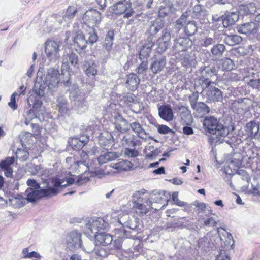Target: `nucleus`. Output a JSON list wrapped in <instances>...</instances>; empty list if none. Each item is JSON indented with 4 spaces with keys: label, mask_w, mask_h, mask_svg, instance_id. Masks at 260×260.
Listing matches in <instances>:
<instances>
[{
    "label": "nucleus",
    "mask_w": 260,
    "mask_h": 260,
    "mask_svg": "<svg viewBox=\"0 0 260 260\" xmlns=\"http://www.w3.org/2000/svg\"><path fill=\"white\" fill-rule=\"evenodd\" d=\"M179 55L180 59L182 64L185 67L191 66L194 64V56L189 54L185 51L184 53L181 52Z\"/></svg>",
    "instance_id": "nucleus-28"
},
{
    "label": "nucleus",
    "mask_w": 260,
    "mask_h": 260,
    "mask_svg": "<svg viewBox=\"0 0 260 260\" xmlns=\"http://www.w3.org/2000/svg\"><path fill=\"white\" fill-rule=\"evenodd\" d=\"M78 56L77 55L72 52H69L67 54H64L63 55L62 58V68H66L67 69L69 67V63H70L72 66H75L78 63ZM62 72L63 71V70L61 69Z\"/></svg>",
    "instance_id": "nucleus-22"
},
{
    "label": "nucleus",
    "mask_w": 260,
    "mask_h": 260,
    "mask_svg": "<svg viewBox=\"0 0 260 260\" xmlns=\"http://www.w3.org/2000/svg\"><path fill=\"white\" fill-rule=\"evenodd\" d=\"M170 44L164 41H160V39H158L157 41V52L159 53H162L165 52L168 48Z\"/></svg>",
    "instance_id": "nucleus-50"
},
{
    "label": "nucleus",
    "mask_w": 260,
    "mask_h": 260,
    "mask_svg": "<svg viewBox=\"0 0 260 260\" xmlns=\"http://www.w3.org/2000/svg\"><path fill=\"white\" fill-rule=\"evenodd\" d=\"M81 160L79 162H81L85 166H86L89 169L91 168L93 169L94 168H96V167H94L92 166V163L91 162L89 163L88 161V155L87 153L84 151H82L80 153Z\"/></svg>",
    "instance_id": "nucleus-48"
},
{
    "label": "nucleus",
    "mask_w": 260,
    "mask_h": 260,
    "mask_svg": "<svg viewBox=\"0 0 260 260\" xmlns=\"http://www.w3.org/2000/svg\"><path fill=\"white\" fill-rule=\"evenodd\" d=\"M14 162V157H8L0 162V168L3 170L10 168Z\"/></svg>",
    "instance_id": "nucleus-49"
},
{
    "label": "nucleus",
    "mask_w": 260,
    "mask_h": 260,
    "mask_svg": "<svg viewBox=\"0 0 260 260\" xmlns=\"http://www.w3.org/2000/svg\"><path fill=\"white\" fill-rule=\"evenodd\" d=\"M109 224L102 218H96L90 220L86 224V227L91 233L95 235L100 232L101 230H106L108 228Z\"/></svg>",
    "instance_id": "nucleus-6"
},
{
    "label": "nucleus",
    "mask_w": 260,
    "mask_h": 260,
    "mask_svg": "<svg viewBox=\"0 0 260 260\" xmlns=\"http://www.w3.org/2000/svg\"><path fill=\"white\" fill-rule=\"evenodd\" d=\"M59 44L53 40H48L45 43V52L50 62H56L60 57Z\"/></svg>",
    "instance_id": "nucleus-4"
},
{
    "label": "nucleus",
    "mask_w": 260,
    "mask_h": 260,
    "mask_svg": "<svg viewBox=\"0 0 260 260\" xmlns=\"http://www.w3.org/2000/svg\"><path fill=\"white\" fill-rule=\"evenodd\" d=\"M158 132L160 134H174L175 132L166 125H158L157 127Z\"/></svg>",
    "instance_id": "nucleus-53"
},
{
    "label": "nucleus",
    "mask_w": 260,
    "mask_h": 260,
    "mask_svg": "<svg viewBox=\"0 0 260 260\" xmlns=\"http://www.w3.org/2000/svg\"><path fill=\"white\" fill-rule=\"evenodd\" d=\"M18 95V92H14L11 96L10 102L8 103L9 107L13 110H15L17 108V105L16 104L15 98Z\"/></svg>",
    "instance_id": "nucleus-63"
},
{
    "label": "nucleus",
    "mask_w": 260,
    "mask_h": 260,
    "mask_svg": "<svg viewBox=\"0 0 260 260\" xmlns=\"http://www.w3.org/2000/svg\"><path fill=\"white\" fill-rule=\"evenodd\" d=\"M112 138L113 136L110 133L104 131L99 136V143L103 145L106 146Z\"/></svg>",
    "instance_id": "nucleus-36"
},
{
    "label": "nucleus",
    "mask_w": 260,
    "mask_h": 260,
    "mask_svg": "<svg viewBox=\"0 0 260 260\" xmlns=\"http://www.w3.org/2000/svg\"><path fill=\"white\" fill-rule=\"evenodd\" d=\"M164 26V21L160 18L156 19L154 21H151L149 27L147 30L148 36L151 39L152 37L156 34Z\"/></svg>",
    "instance_id": "nucleus-17"
},
{
    "label": "nucleus",
    "mask_w": 260,
    "mask_h": 260,
    "mask_svg": "<svg viewBox=\"0 0 260 260\" xmlns=\"http://www.w3.org/2000/svg\"><path fill=\"white\" fill-rule=\"evenodd\" d=\"M117 157L118 155L116 153L113 152H107L101 154L98 157V160L99 164L102 165L106 163L108 161L113 160Z\"/></svg>",
    "instance_id": "nucleus-30"
},
{
    "label": "nucleus",
    "mask_w": 260,
    "mask_h": 260,
    "mask_svg": "<svg viewBox=\"0 0 260 260\" xmlns=\"http://www.w3.org/2000/svg\"><path fill=\"white\" fill-rule=\"evenodd\" d=\"M177 111L185 123L189 125L192 123V118L188 107L178 104L177 106Z\"/></svg>",
    "instance_id": "nucleus-12"
},
{
    "label": "nucleus",
    "mask_w": 260,
    "mask_h": 260,
    "mask_svg": "<svg viewBox=\"0 0 260 260\" xmlns=\"http://www.w3.org/2000/svg\"><path fill=\"white\" fill-rule=\"evenodd\" d=\"M214 82L209 80V78L205 77H200L195 81L194 87L197 91H206L210 88L212 84H214Z\"/></svg>",
    "instance_id": "nucleus-13"
},
{
    "label": "nucleus",
    "mask_w": 260,
    "mask_h": 260,
    "mask_svg": "<svg viewBox=\"0 0 260 260\" xmlns=\"http://www.w3.org/2000/svg\"><path fill=\"white\" fill-rule=\"evenodd\" d=\"M246 128L248 136L253 138L258 133L259 125L256 122L251 121L247 123Z\"/></svg>",
    "instance_id": "nucleus-32"
},
{
    "label": "nucleus",
    "mask_w": 260,
    "mask_h": 260,
    "mask_svg": "<svg viewBox=\"0 0 260 260\" xmlns=\"http://www.w3.org/2000/svg\"><path fill=\"white\" fill-rule=\"evenodd\" d=\"M66 101L62 98L58 99L57 106L59 111L62 114H66L67 111Z\"/></svg>",
    "instance_id": "nucleus-51"
},
{
    "label": "nucleus",
    "mask_w": 260,
    "mask_h": 260,
    "mask_svg": "<svg viewBox=\"0 0 260 260\" xmlns=\"http://www.w3.org/2000/svg\"><path fill=\"white\" fill-rule=\"evenodd\" d=\"M122 142V145H127L134 148L141 144L140 141L135 136H128V137L124 136Z\"/></svg>",
    "instance_id": "nucleus-33"
},
{
    "label": "nucleus",
    "mask_w": 260,
    "mask_h": 260,
    "mask_svg": "<svg viewBox=\"0 0 260 260\" xmlns=\"http://www.w3.org/2000/svg\"><path fill=\"white\" fill-rule=\"evenodd\" d=\"M244 156H246V154L245 155L243 154L242 158H241L240 155H238V156H236V157L232 159L229 162V167L233 170H236L237 168H239L242 164H243V165H246V162L244 163L243 161V158Z\"/></svg>",
    "instance_id": "nucleus-34"
},
{
    "label": "nucleus",
    "mask_w": 260,
    "mask_h": 260,
    "mask_svg": "<svg viewBox=\"0 0 260 260\" xmlns=\"http://www.w3.org/2000/svg\"><path fill=\"white\" fill-rule=\"evenodd\" d=\"M29 156V153L20 148L17 149L16 152V157L21 161H24L27 160Z\"/></svg>",
    "instance_id": "nucleus-46"
},
{
    "label": "nucleus",
    "mask_w": 260,
    "mask_h": 260,
    "mask_svg": "<svg viewBox=\"0 0 260 260\" xmlns=\"http://www.w3.org/2000/svg\"><path fill=\"white\" fill-rule=\"evenodd\" d=\"M126 78V86L131 90H135L140 83V79L138 76L134 73H131L127 75Z\"/></svg>",
    "instance_id": "nucleus-25"
},
{
    "label": "nucleus",
    "mask_w": 260,
    "mask_h": 260,
    "mask_svg": "<svg viewBox=\"0 0 260 260\" xmlns=\"http://www.w3.org/2000/svg\"><path fill=\"white\" fill-rule=\"evenodd\" d=\"M47 87L45 81L43 83L38 82L35 83L34 89L38 95L43 96L45 94V91Z\"/></svg>",
    "instance_id": "nucleus-45"
},
{
    "label": "nucleus",
    "mask_w": 260,
    "mask_h": 260,
    "mask_svg": "<svg viewBox=\"0 0 260 260\" xmlns=\"http://www.w3.org/2000/svg\"><path fill=\"white\" fill-rule=\"evenodd\" d=\"M131 4L126 0H121L111 6L110 11L116 15H120L124 13L129 8Z\"/></svg>",
    "instance_id": "nucleus-14"
},
{
    "label": "nucleus",
    "mask_w": 260,
    "mask_h": 260,
    "mask_svg": "<svg viewBox=\"0 0 260 260\" xmlns=\"http://www.w3.org/2000/svg\"><path fill=\"white\" fill-rule=\"evenodd\" d=\"M89 179L82 178L79 176H73L72 177H66L62 179H56L53 182V186L47 184V188L42 189H34L28 188L26 190L27 199L29 202H34L44 197H52L56 195L59 189L66 187L69 185L75 184L80 186L86 183Z\"/></svg>",
    "instance_id": "nucleus-1"
},
{
    "label": "nucleus",
    "mask_w": 260,
    "mask_h": 260,
    "mask_svg": "<svg viewBox=\"0 0 260 260\" xmlns=\"http://www.w3.org/2000/svg\"><path fill=\"white\" fill-rule=\"evenodd\" d=\"M74 46L77 51L79 53L83 51L86 47L87 41L83 34H78L74 38Z\"/></svg>",
    "instance_id": "nucleus-19"
},
{
    "label": "nucleus",
    "mask_w": 260,
    "mask_h": 260,
    "mask_svg": "<svg viewBox=\"0 0 260 260\" xmlns=\"http://www.w3.org/2000/svg\"><path fill=\"white\" fill-rule=\"evenodd\" d=\"M193 13L197 17H204L208 14V12L204 6L198 5L195 6L193 8Z\"/></svg>",
    "instance_id": "nucleus-44"
},
{
    "label": "nucleus",
    "mask_w": 260,
    "mask_h": 260,
    "mask_svg": "<svg viewBox=\"0 0 260 260\" xmlns=\"http://www.w3.org/2000/svg\"><path fill=\"white\" fill-rule=\"evenodd\" d=\"M77 12V8L75 6H70L67 10L64 19H71L72 18L75 14Z\"/></svg>",
    "instance_id": "nucleus-56"
},
{
    "label": "nucleus",
    "mask_w": 260,
    "mask_h": 260,
    "mask_svg": "<svg viewBox=\"0 0 260 260\" xmlns=\"http://www.w3.org/2000/svg\"><path fill=\"white\" fill-rule=\"evenodd\" d=\"M192 45V41L188 37H180L175 40L173 51L175 54L184 53Z\"/></svg>",
    "instance_id": "nucleus-8"
},
{
    "label": "nucleus",
    "mask_w": 260,
    "mask_h": 260,
    "mask_svg": "<svg viewBox=\"0 0 260 260\" xmlns=\"http://www.w3.org/2000/svg\"><path fill=\"white\" fill-rule=\"evenodd\" d=\"M88 77H94L97 74V69L94 64L89 66L85 70Z\"/></svg>",
    "instance_id": "nucleus-54"
},
{
    "label": "nucleus",
    "mask_w": 260,
    "mask_h": 260,
    "mask_svg": "<svg viewBox=\"0 0 260 260\" xmlns=\"http://www.w3.org/2000/svg\"><path fill=\"white\" fill-rule=\"evenodd\" d=\"M82 19L84 23L83 28L92 29V28L100 23L101 14L95 9H90L86 11Z\"/></svg>",
    "instance_id": "nucleus-3"
},
{
    "label": "nucleus",
    "mask_w": 260,
    "mask_h": 260,
    "mask_svg": "<svg viewBox=\"0 0 260 260\" xmlns=\"http://www.w3.org/2000/svg\"><path fill=\"white\" fill-rule=\"evenodd\" d=\"M171 32L169 29H165L163 31V35L161 37L159 38L160 41H164L170 44L171 40Z\"/></svg>",
    "instance_id": "nucleus-59"
},
{
    "label": "nucleus",
    "mask_w": 260,
    "mask_h": 260,
    "mask_svg": "<svg viewBox=\"0 0 260 260\" xmlns=\"http://www.w3.org/2000/svg\"><path fill=\"white\" fill-rule=\"evenodd\" d=\"M172 200L176 205L178 206L183 207L185 205L184 202L180 201L178 198V192H174L172 194Z\"/></svg>",
    "instance_id": "nucleus-64"
},
{
    "label": "nucleus",
    "mask_w": 260,
    "mask_h": 260,
    "mask_svg": "<svg viewBox=\"0 0 260 260\" xmlns=\"http://www.w3.org/2000/svg\"><path fill=\"white\" fill-rule=\"evenodd\" d=\"M81 234L76 231H72L67 238V243L69 246L78 249L81 248L82 241Z\"/></svg>",
    "instance_id": "nucleus-11"
},
{
    "label": "nucleus",
    "mask_w": 260,
    "mask_h": 260,
    "mask_svg": "<svg viewBox=\"0 0 260 260\" xmlns=\"http://www.w3.org/2000/svg\"><path fill=\"white\" fill-rule=\"evenodd\" d=\"M174 10L173 5L171 2L165 1L161 4L159 9L158 15L160 17H165L173 12Z\"/></svg>",
    "instance_id": "nucleus-24"
},
{
    "label": "nucleus",
    "mask_w": 260,
    "mask_h": 260,
    "mask_svg": "<svg viewBox=\"0 0 260 260\" xmlns=\"http://www.w3.org/2000/svg\"><path fill=\"white\" fill-rule=\"evenodd\" d=\"M220 66L222 70L230 71L233 69L234 63L232 59L225 58L220 60Z\"/></svg>",
    "instance_id": "nucleus-40"
},
{
    "label": "nucleus",
    "mask_w": 260,
    "mask_h": 260,
    "mask_svg": "<svg viewBox=\"0 0 260 260\" xmlns=\"http://www.w3.org/2000/svg\"><path fill=\"white\" fill-rule=\"evenodd\" d=\"M256 10L255 4L250 3L240 6V11L243 14L249 15L254 13Z\"/></svg>",
    "instance_id": "nucleus-35"
},
{
    "label": "nucleus",
    "mask_w": 260,
    "mask_h": 260,
    "mask_svg": "<svg viewBox=\"0 0 260 260\" xmlns=\"http://www.w3.org/2000/svg\"><path fill=\"white\" fill-rule=\"evenodd\" d=\"M166 64V60L164 57L153 61L151 65V69L154 73L156 74L162 70Z\"/></svg>",
    "instance_id": "nucleus-29"
},
{
    "label": "nucleus",
    "mask_w": 260,
    "mask_h": 260,
    "mask_svg": "<svg viewBox=\"0 0 260 260\" xmlns=\"http://www.w3.org/2000/svg\"><path fill=\"white\" fill-rule=\"evenodd\" d=\"M242 40V38L238 35L228 36L225 39V43L229 46H234L239 44Z\"/></svg>",
    "instance_id": "nucleus-38"
},
{
    "label": "nucleus",
    "mask_w": 260,
    "mask_h": 260,
    "mask_svg": "<svg viewBox=\"0 0 260 260\" xmlns=\"http://www.w3.org/2000/svg\"><path fill=\"white\" fill-rule=\"evenodd\" d=\"M133 164L128 160L120 161V171H127L133 167Z\"/></svg>",
    "instance_id": "nucleus-58"
},
{
    "label": "nucleus",
    "mask_w": 260,
    "mask_h": 260,
    "mask_svg": "<svg viewBox=\"0 0 260 260\" xmlns=\"http://www.w3.org/2000/svg\"><path fill=\"white\" fill-rule=\"evenodd\" d=\"M42 167L40 165L34 164H29L27 165L26 170L32 175H36L42 173Z\"/></svg>",
    "instance_id": "nucleus-43"
},
{
    "label": "nucleus",
    "mask_w": 260,
    "mask_h": 260,
    "mask_svg": "<svg viewBox=\"0 0 260 260\" xmlns=\"http://www.w3.org/2000/svg\"><path fill=\"white\" fill-rule=\"evenodd\" d=\"M69 143L72 147L75 149H79L83 147L80 146V140H79L78 138H72Z\"/></svg>",
    "instance_id": "nucleus-60"
},
{
    "label": "nucleus",
    "mask_w": 260,
    "mask_h": 260,
    "mask_svg": "<svg viewBox=\"0 0 260 260\" xmlns=\"http://www.w3.org/2000/svg\"><path fill=\"white\" fill-rule=\"evenodd\" d=\"M202 76L205 77H212L216 74V70L210 67H205L201 72Z\"/></svg>",
    "instance_id": "nucleus-47"
},
{
    "label": "nucleus",
    "mask_w": 260,
    "mask_h": 260,
    "mask_svg": "<svg viewBox=\"0 0 260 260\" xmlns=\"http://www.w3.org/2000/svg\"><path fill=\"white\" fill-rule=\"evenodd\" d=\"M130 128L141 139L146 140L147 134L142 126L138 122H133L130 123Z\"/></svg>",
    "instance_id": "nucleus-27"
},
{
    "label": "nucleus",
    "mask_w": 260,
    "mask_h": 260,
    "mask_svg": "<svg viewBox=\"0 0 260 260\" xmlns=\"http://www.w3.org/2000/svg\"><path fill=\"white\" fill-rule=\"evenodd\" d=\"M216 42V39L214 36H206L202 38L200 40V45L202 47H207L211 45H214Z\"/></svg>",
    "instance_id": "nucleus-39"
},
{
    "label": "nucleus",
    "mask_w": 260,
    "mask_h": 260,
    "mask_svg": "<svg viewBox=\"0 0 260 260\" xmlns=\"http://www.w3.org/2000/svg\"><path fill=\"white\" fill-rule=\"evenodd\" d=\"M145 153L146 158L151 159L158 155L160 151L158 149L155 148L154 146L150 145L145 148Z\"/></svg>",
    "instance_id": "nucleus-37"
},
{
    "label": "nucleus",
    "mask_w": 260,
    "mask_h": 260,
    "mask_svg": "<svg viewBox=\"0 0 260 260\" xmlns=\"http://www.w3.org/2000/svg\"><path fill=\"white\" fill-rule=\"evenodd\" d=\"M217 220L212 217L205 220L204 224L206 226L214 227L217 225Z\"/></svg>",
    "instance_id": "nucleus-62"
},
{
    "label": "nucleus",
    "mask_w": 260,
    "mask_h": 260,
    "mask_svg": "<svg viewBox=\"0 0 260 260\" xmlns=\"http://www.w3.org/2000/svg\"><path fill=\"white\" fill-rule=\"evenodd\" d=\"M203 125L210 134L215 136L212 139L215 140V143L221 140L222 138L225 137L229 133L228 127L212 116L206 117L204 120Z\"/></svg>",
    "instance_id": "nucleus-2"
},
{
    "label": "nucleus",
    "mask_w": 260,
    "mask_h": 260,
    "mask_svg": "<svg viewBox=\"0 0 260 260\" xmlns=\"http://www.w3.org/2000/svg\"><path fill=\"white\" fill-rule=\"evenodd\" d=\"M186 16L183 14L179 19H178L176 22L175 24V27L180 29L182 28V27L184 25V24L186 23Z\"/></svg>",
    "instance_id": "nucleus-61"
},
{
    "label": "nucleus",
    "mask_w": 260,
    "mask_h": 260,
    "mask_svg": "<svg viewBox=\"0 0 260 260\" xmlns=\"http://www.w3.org/2000/svg\"><path fill=\"white\" fill-rule=\"evenodd\" d=\"M238 30L239 33L245 35L255 34L257 32L258 27L255 22H251L241 25L238 27Z\"/></svg>",
    "instance_id": "nucleus-21"
},
{
    "label": "nucleus",
    "mask_w": 260,
    "mask_h": 260,
    "mask_svg": "<svg viewBox=\"0 0 260 260\" xmlns=\"http://www.w3.org/2000/svg\"><path fill=\"white\" fill-rule=\"evenodd\" d=\"M225 79L229 81L239 80L241 78L237 73L234 72H228L225 74Z\"/></svg>",
    "instance_id": "nucleus-57"
},
{
    "label": "nucleus",
    "mask_w": 260,
    "mask_h": 260,
    "mask_svg": "<svg viewBox=\"0 0 260 260\" xmlns=\"http://www.w3.org/2000/svg\"><path fill=\"white\" fill-rule=\"evenodd\" d=\"M133 206L132 209L135 213L140 216H143L146 214L149 211L152 202L150 200H146L145 201V204L142 203V200L140 198H138L136 201L133 202Z\"/></svg>",
    "instance_id": "nucleus-5"
},
{
    "label": "nucleus",
    "mask_w": 260,
    "mask_h": 260,
    "mask_svg": "<svg viewBox=\"0 0 260 260\" xmlns=\"http://www.w3.org/2000/svg\"><path fill=\"white\" fill-rule=\"evenodd\" d=\"M154 43L151 40H148L147 43L143 45L142 48L141 49L139 53L140 58L144 59L145 58L148 57L151 53L152 47Z\"/></svg>",
    "instance_id": "nucleus-31"
},
{
    "label": "nucleus",
    "mask_w": 260,
    "mask_h": 260,
    "mask_svg": "<svg viewBox=\"0 0 260 260\" xmlns=\"http://www.w3.org/2000/svg\"><path fill=\"white\" fill-rule=\"evenodd\" d=\"M225 51V47L223 44H217L214 45L211 49V56L214 60L218 59L222 56Z\"/></svg>",
    "instance_id": "nucleus-26"
},
{
    "label": "nucleus",
    "mask_w": 260,
    "mask_h": 260,
    "mask_svg": "<svg viewBox=\"0 0 260 260\" xmlns=\"http://www.w3.org/2000/svg\"><path fill=\"white\" fill-rule=\"evenodd\" d=\"M184 31L186 35L191 36L197 31V26L195 22L189 21L185 27Z\"/></svg>",
    "instance_id": "nucleus-42"
},
{
    "label": "nucleus",
    "mask_w": 260,
    "mask_h": 260,
    "mask_svg": "<svg viewBox=\"0 0 260 260\" xmlns=\"http://www.w3.org/2000/svg\"><path fill=\"white\" fill-rule=\"evenodd\" d=\"M113 32L109 31L106 36L104 43V48L108 52H109L111 50V47L113 45Z\"/></svg>",
    "instance_id": "nucleus-41"
},
{
    "label": "nucleus",
    "mask_w": 260,
    "mask_h": 260,
    "mask_svg": "<svg viewBox=\"0 0 260 260\" xmlns=\"http://www.w3.org/2000/svg\"><path fill=\"white\" fill-rule=\"evenodd\" d=\"M95 241L96 245L106 246L110 244L112 240V237L109 234L105 232H101L94 235Z\"/></svg>",
    "instance_id": "nucleus-23"
},
{
    "label": "nucleus",
    "mask_w": 260,
    "mask_h": 260,
    "mask_svg": "<svg viewBox=\"0 0 260 260\" xmlns=\"http://www.w3.org/2000/svg\"><path fill=\"white\" fill-rule=\"evenodd\" d=\"M115 128L119 132L124 133L129 130L130 124L122 116L119 115L115 119Z\"/></svg>",
    "instance_id": "nucleus-20"
},
{
    "label": "nucleus",
    "mask_w": 260,
    "mask_h": 260,
    "mask_svg": "<svg viewBox=\"0 0 260 260\" xmlns=\"http://www.w3.org/2000/svg\"><path fill=\"white\" fill-rule=\"evenodd\" d=\"M59 72L58 69L50 68L48 69L45 77V84L48 89H52L57 87L59 82Z\"/></svg>",
    "instance_id": "nucleus-7"
},
{
    "label": "nucleus",
    "mask_w": 260,
    "mask_h": 260,
    "mask_svg": "<svg viewBox=\"0 0 260 260\" xmlns=\"http://www.w3.org/2000/svg\"><path fill=\"white\" fill-rule=\"evenodd\" d=\"M223 25L228 27L235 23L239 19V15L236 12H226L221 16Z\"/></svg>",
    "instance_id": "nucleus-18"
},
{
    "label": "nucleus",
    "mask_w": 260,
    "mask_h": 260,
    "mask_svg": "<svg viewBox=\"0 0 260 260\" xmlns=\"http://www.w3.org/2000/svg\"><path fill=\"white\" fill-rule=\"evenodd\" d=\"M245 99H240L234 101L233 103L232 107H237L238 109H241L242 111H246L247 110V107L245 105Z\"/></svg>",
    "instance_id": "nucleus-52"
},
{
    "label": "nucleus",
    "mask_w": 260,
    "mask_h": 260,
    "mask_svg": "<svg viewBox=\"0 0 260 260\" xmlns=\"http://www.w3.org/2000/svg\"><path fill=\"white\" fill-rule=\"evenodd\" d=\"M243 161L244 163L246 162L247 166H252L253 168L260 170V156L254 152L253 149H249L246 151V156H243Z\"/></svg>",
    "instance_id": "nucleus-9"
},
{
    "label": "nucleus",
    "mask_w": 260,
    "mask_h": 260,
    "mask_svg": "<svg viewBox=\"0 0 260 260\" xmlns=\"http://www.w3.org/2000/svg\"><path fill=\"white\" fill-rule=\"evenodd\" d=\"M158 115L161 119L166 121L170 122L174 119L173 110L170 105H163L158 108Z\"/></svg>",
    "instance_id": "nucleus-10"
},
{
    "label": "nucleus",
    "mask_w": 260,
    "mask_h": 260,
    "mask_svg": "<svg viewBox=\"0 0 260 260\" xmlns=\"http://www.w3.org/2000/svg\"><path fill=\"white\" fill-rule=\"evenodd\" d=\"M86 30L89 31V33H88V34L89 35V36L88 37L89 42L90 44H93L95 42H96V41L98 40V38L97 34L95 32L94 27L92 28V29H90L88 28V29H86Z\"/></svg>",
    "instance_id": "nucleus-55"
},
{
    "label": "nucleus",
    "mask_w": 260,
    "mask_h": 260,
    "mask_svg": "<svg viewBox=\"0 0 260 260\" xmlns=\"http://www.w3.org/2000/svg\"><path fill=\"white\" fill-rule=\"evenodd\" d=\"M208 100L216 102H221L223 99V95L221 91L215 87L211 86L209 88L206 93Z\"/></svg>",
    "instance_id": "nucleus-15"
},
{
    "label": "nucleus",
    "mask_w": 260,
    "mask_h": 260,
    "mask_svg": "<svg viewBox=\"0 0 260 260\" xmlns=\"http://www.w3.org/2000/svg\"><path fill=\"white\" fill-rule=\"evenodd\" d=\"M191 108L199 114V116H203L210 112L209 107L203 102H197L196 100H190Z\"/></svg>",
    "instance_id": "nucleus-16"
}]
</instances>
